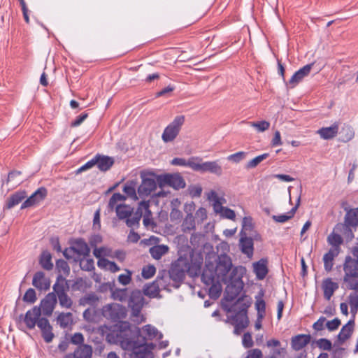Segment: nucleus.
<instances>
[{
    "mask_svg": "<svg viewBox=\"0 0 358 358\" xmlns=\"http://www.w3.org/2000/svg\"><path fill=\"white\" fill-rule=\"evenodd\" d=\"M340 253L336 248H331L323 256L324 267L325 271H331L334 266V259Z\"/></svg>",
    "mask_w": 358,
    "mask_h": 358,
    "instance_id": "25",
    "label": "nucleus"
},
{
    "mask_svg": "<svg viewBox=\"0 0 358 358\" xmlns=\"http://www.w3.org/2000/svg\"><path fill=\"white\" fill-rule=\"evenodd\" d=\"M143 331L150 339L155 338L158 334L157 329L151 324H146L143 327Z\"/></svg>",
    "mask_w": 358,
    "mask_h": 358,
    "instance_id": "59",
    "label": "nucleus"
},
{
    "mask_svg": "<svg viewBox=\"0 0 358 358\" xmlns=\"http://www.w3.org/2000/svg\"><path fill=\"white\" fill-rule=\"evenodd\" d=\"M41 331V336L45 343H49L53 340L55 335L52 332L53 328L50 324L48 318L42 317L39 319L37 324Z\"/></svg>",
    "mask_w": 358,
    "mask_h": 358,
    "instance_id": "17",
    "label": "nucleus"
},
{
    "mask_svg": "<svg viewBox=\"0 0 358 358\" xmlns=\"http://www.w3.org/2000/svg\"><path fill=\"white\" fill-rule=\"evenodd\" d=\"M39 264L46 271L52 269L53 264L52 262V255L48 251L42 252L39 258Z\"/></svg>",
    "mask_w": 358,
    "mask_h": 358,
    "instance_id": "34",
    "label": "nucleus"
},
{
    "mask_svg": "<svg viewBox=\"0 0 358 358\" xmlns=\"http://www.w3.org/2000/svg\"><path fill=\"white\" fill-rule=\"evenodd\" d=\"M96 159H97L96 166L101 171H107L114 164V159L111 157L97 154Z\"/></svg>",
    "mask_w": 358,
    "mask_h": 358,
    "instance_id": "26",
    "label": "nucleus"
},
{
    "mask_svg": "<svg viewBox=\"0 0 358 358\" xmlns=\"http://www.w3.org/2000/svg\"><path fill=\"white\" fill-rule=\"evenodd\" d=\"M215 269L213 264H206L201 273V281L207 286L215 282Z\"/></svg>",
    "mask_w": 358,
    "mask_h": 358,
    "instance_id": "24",
    "label": "nucleus"
},
{
    "mask_svg": "<svg viewBox=\"0 0 358 358\" xmlns=\"http://www.w3.org/2000/svg\"><path fill=\"white\" fill-rule=\"evenodd\" d=\"M189 269L188 264L182 259H178L171 264V268L167 271L168 275L173 281L172 287L178 289L185 278V273Z\"/></svg>",
    "mask_w": 358,
    "mask_h": 358,
    "instance_id": "2",
    "label": "nucleus"
},
{
    "mask_svg": "<svg viewBox=\"0 0 358 358\" xmlns=\"http://www.w3.org/2000/svg\"><path fill=\"white\" fill-rule=\"evenodd\" d=\"M126 271H127L126 274H120L118 276V281L122 285H129L131 280L132 273L128 269H126Z\"/></svg>",
    "mask_w": 358,
    "mask_h": 358,
    "instance_id": "61",
    "label": "nucleus"
},
{
    "mask_svg": "<svg viewBox=\"0 0 358 358\" xmlns=\"http://www.w3.org/2000/svg\"><path fill=\"white\" fill-rule=\"evenodd\" d=\"M41 307L35 306L27 311L24 315H20V318H23V321L29 329H33L38 324L39 319L41 318Z\"/></svg>",
    "mask_w": 358,
    "mask_h": 358,
    "instance_id": "11",
    "label": "nucleus"
},
{
    "mask_svg": "<svg viewBox=\"0 0 358 358\" xmlns=\"http://www.w3.org/2000/svg\"><path fill=\"white\" fill-rule=\"evenodd\" d=\"M313 65V63L306 64L296 71L288 83L291 85V87H295L299 82L306 77L310 73Z\"/></svg>",
    "mask_w": 358,
    "mask_h": 358,
    "instance_id": "19",
    "label": "nucleus"
},
{
    "mask_svg": "<svg viewBox=\"0 0 358 358\" xmlns=\"http://www.w3.org/2000/svg\"><path fill=\"white\" fill-rule=\"evenodd\" d=\"M269 156V154L268 153H264L261 155H259L256 157H255L254 159L250 160L248 162V168H255L256 167L257 165H259L263 160L266 159V158H268Z\"/></svg>",
    "mask_w": 358,
    "mask_h": 358,
    "instance_id": "54",
    "label": "nucleus"
},
{
    "mask_svg": "<svg viewBox=\"0 0 358 358\" xmlns=\"http://www.w3.org/2000/svg\"><path fill=\"white\" fill-rule=\"evenodd\" d=\"M160 287L156 280L151 283L146 284L143 287V294L150 298H161Z\"/></svg>",
    "mask_w": 358,
    "mask_h": 358,
    "instance_id": "28",
    "label": "nucleus"
},
{
    "mask_svg": "<svg viewBox=\"0 0 358 358\" xmlns=\"http://www.w3.org/2000/svg\"><path fill=\"white\" fill-rule=\"evenodd\" d=\"M57 303V298L56 294L53 292H50L45 296L41 301L40 305L37 306L41 307V314L43 313L45 316L50 317L52 315Z\"/></svg>",
    "mask_w": 358,
    "mask_h": 358,
    "instance_id": "13",
    "label": "nucleus"
},
{
    "mask_svg": "<svg viewBox=\"0 0 358 358\" xmlns=\"http://www.w3.org/2000/svg\"><path fill=\"white\" fill-rule=\"evenodd\" d=\"M168 251L169 247L165 245H157L150 248V253L152 257L156 260L160 259Z\"/></svg>",
    "mask_w": 358,
    "mask_h": 358,
    "instance_id": "36",
    "label": "nucleus"
},
{
    "mask_svg": "<svg viewBox=\"0 0 358 358\" xmlns=\"http://www.w3.org/2000/svg\"><path fill=\"white\" fill-rule=\"evenodd\" d=\"M71 245L69 250L73 253L83 257H88L90 255V248L83 238H76L71 241Z\"/></svg>",
    "mask_w": 358,
    "mask_h": 358,
    "instance_id": "16",
    "label": "nucleus"
},
{
    "mask_svg": "<svg viewBox=\"0 0 358 358\" xmlns=\"http://www.w3.org/2000/svg\"><path fill=\"white\" fill-rule=\"evenodd\" d=\"M268 262L267 257H262L252 263V272L255 275L257 280H263L268 275L269 273Z\"/></svg>",
    "mask_w": 358,
    "mask_h": 358,
    "instance_id": "9",
    "label": "nucleus"
},
{
    "mask_svg": "<svg viewBox=\"0 0 358 358\" xmlns=\"http://www.w3.org/2000/svg\"><path fill=\"white\" fill-rule=\"evenodd\" d=\"M310 336L306 334L295 336L291 340L292 348L296 351L301 350L310 343Z\"/></svg>",
    "mask_w": 358,
    "mask_h": 358,
    "instance_id": "22",
    "label": "nucleus"
},
{
    "mask_svg": "<svg viewBox=\"0 0 358 358\" xmlns=\"http://www.w3.org/2000/svg\"><path fill=\"white\" fill-rule=\"evenodd\" d=\"M157 181L161 188L168 185L176 190L182 189L186 183L184 178L179 173H164L157 176Z\"/></svg>",
    "mask_w": 358,
    "mask_h": 358,
    "instance_id": "5",
    "label": "nucleus"
},
{
    "mask_svg": "<svg viewBox=\"0 0 358 358\" xmlns=\"http://www.w3.org/2000/svg\"><path fill=\"white\" fill-rule=\"evenodd\" d=\"M198 160L194 162V171H200L201 173L210 172L215 173L217 176H221L222 173V167L217 164V162H202V159L199 157H195Z\"/></svg>",
    "mask_w": 358,
    "mask_h": 358,
    "instance_id": "8",
    "label": "nucleus"
},
{
    "mask_svg": "<svg viewBox=\"0 0 358 358\" xmlns=\"http://www.w3.org/2000/svg\"><path fill=\"white\" fill-rule=\"evenodd\" d=\"M251 217H248V238L251 243H254V241H262V237L259 234L252 229L251 224Z\"/></svg>",
    "mask_w": 358,
    "mask_h": 358,
    "instance_id": "45",
    "label": "nucleus"
},
{
    "mask_svg": "<svg viewBox=\"0 0 358 358\" xmlns=\"http://www.w3.org/2000/svg\"><path fill=\"white\" fill-rule=\"evenodd\" d=\"M240 235L241 250L243 254H246V216L242 218V229Z\"/></svg>",
    "mask_w": 358,
    "mask_h": 358,
    "instance_id": "42",
    "label": "nucleus"
},
{
    "mask_svg": "<svg viewBox=\"0 0 358 358\" xmlns=\"http://www.w3.org/2000/svg\"><path fill=\"white\" fill-rule=\"evenodd\" d=\"M111 295L113 299L121 302H125L129 299L127 288L115 289L112 291Z\"/></svg>",
    "mask_w": 358,
    "mask_h": 358,
    "instance_id": "40",
    "label": "nucleus"
},
{
    "mask_svg": "<svg viewBox=\"0 0 358 358\" xmlns=\"http://www.w3.org/2000/svg\"><path fill=\"white\" fill-rule=\"evenodd\" d=\"M245 157L246 153L245 152L241 151L229 155L227 157V159L234 163H238L239 162L243 160Z\"/></svg>",
    "mask_w": 358,
    "mask_h": 358,
    "instance_id": "60",
    "label": "nucleus"
},
{
    "mask_svg": "<svg viewBox=\"0 0 358 358\" xmlns=\"http://www.w3.org/2000/svg\"><path fill=\"white\" fill-rule=\"evenodd\" d=\"M57 298H58L59 305L61 306V307L65 308H71V306L73 305V300L68 295L67 292L64 294L59 295Z\"/></svg>",
    "mask_w": 358,
    "mask_h": 358,
    "instance_id": "50",
    "label": "nucleus"
},
{
    "mask_svg": "<svg viewBox=\"0 0 358 358\" xmlns=\"http://www.w3.org/2000/svg\"><path fill=\"white\" fill-rule=\"evenodd\" d=\"M133 210V208L125 204L117 205L115 208L117 216L120 220H126L127 217H131Z\"/></svg>",
    "mask_w": 358,
    "mask_h": 358,
    "instance_id": "32",
    "label": "nucleus"
},
{
    "mask_svg": "<svg viewBox=\"0 0 358 358\" xmlns=\"http://www.w3.org/2000/svg\"><path fill=\"white\" fill-rule=\"evenodd\" d=\"M57 322L61 328L66 329L73 324L71 313H60L57 317Z\"/></svg>",
    "mask_w": 358,
    "mask_h": 358,
    "instance_id": "35",
    "label": "nucleus"
},
{
    "mask_svg": "<svg viewBox=\"0 0 358 358\" xmlns=\"http://www.w3.org/2000/svg\"><path fill=\"white\" fill-rule=\"evenodd\" d=\"M32 285L40 291H47L50 287V280L45 277L43 271H37L32 279Z\"/></svg>",
    "mask_w": 358,
    "mask_h": 358,
    "instance_id": "18",
    "label": "nucleus"
},
{
    "mask_svg": "<svg viewBox=\"0 0 358 358\" xmlns=\"http://www.w3.org/2000/svg\"><path fill=\"white\" fill-rule=\"evenodd\" d=\"M222 289L220 285H215V282L210 285L209 288V296L210 298L217 299L220 296Z\"/></svg>",
    "mask_w": 358,
    "mask_h": 358,
    "instance_id": "57",
    "label": "nucleus"
},
{
    "mask_svg": "<svg viewBox=\"0 0 358 358\" xmlns=\"http://www.w3.org/2000/svg\"><path fill=\"white\" fill-rule=\"evenodd\" d=\"M140 329H138V334H140ZM138 338L141 343L138 344L137 341L134 342L133 358H152V352L146 345V338L139 335Z\"/></svg>",
    "mask_w": 358,
    "mask_h": 358,
    "instance_id": "14",
    "label": "nucleus"
},
{
    "mask_svg": "<svg viewBox=\"0 0 358 358\" xmlns=\"http://www.w3.org/2000/svg\"><path fill=\"white\" fill-rule=\"evenodd\" d=\"M300 199H301V197L299 196L298 197V199H297V201H296V203L295 206L293 207L291 209V210L287 213V214H283V215H273L272 216V219L275 222H279V223H284V222L289 220L290 219H292L294 217L296 210L298 209V208L299 206Z\"/></svg>",
    "mask_w": 358,
    "mask_h": 358,
    "instance_id": "29",
    "label": "nucleus"
},
{
    "mask_svg": "<svg viewBox=\"0 0 358 358\" xmlns=\"http://www.w3.org/2000/svg\"><path fill=\"white\" fill-rule=\"evenodd\" d=\"M232 266L231 259L227 255H221L218 257V261L215 268L216 275L218 278H227L228 273L231 270Z\"/></svg>",
    "mask_w": 358,
    "mask_h": 358,
    "instance_id": "12",
    "label": "nucleus"
},
{
    "mask_svg": "<svg viewBox=\"0 0 358 358\" xmlns=\"http://www.w3.org/2000/svg\"><path fill=\"white\" fill-rule=\"evenodd\" d=\"M98 301V296L94 293H90L80 298L79 304L83 306L86 305H90L93 306H95Z\"/></svg>",
    "mask_w": 358,
    "mask_h": 358,
    "instance_id": "41",
    "label": "nucleus"
},
{
    "mask_svg": "<svg viewBox=\"0 0 358 358\" xmlns=\"http://www.w3.org/2000/svg\"><path fill=\"white\" fill-rule=\"evenodd\" d=\"M115 324L113 327H110L109 330H111V328H113L112 331L115 334V336L117 337L122 336V334L129 330L130 324L127 321H124V320H120V322H115Z\"/></svg>",
    "mask_w": 358,
    "mask_h": 358,
    "instance_id": "33",
    "label": "nucleus"
},
{
    "mask_svg": "<svg viewBox=\"0 0 358 358\" xmlns=\"http://www.w3.org/2000/svg\"><path fill=\"white\" fill-rule=\"evenodd\" d=\"M251 127L255 128L258 131H264L270 127V123L267 121L263 120L260 122H248Z\"/></svg>",
    "mask_w": 358,
    "mask_h": 358,
    "instance_id": "53",
    "label": "nucleus"
},
{
    "mask_svg": "<svg viewBox=\"0 0 358 358\" xmlns=\"http://www.w3.org/2000/svg\"><path fill=\"white\" fill-rule=\"evenodd\" d=\"M348 303L352 313H357L358 310V292H353L348 296Z\"/></svg>",
    "mask_w": 358,
    "mask_h": 358,
    "instance_id": "46",
    "label": "nucleus"
},
{
    "mask_svg": "<svg viewBox=\"0 0 358 358\" xmlns=\"http://www.w3.org/2000/svg\"><path fill=\"white\" fill-rule=\"evenodd\" d=\"M316 343L318 348L324 350H330L332 347L331 342L326 338H320Z\"/></svg>",
    "mask_w": 358,
    "mask_h": 358,
    "instance_id": "63",
    "label": "nucleus"
},
{
    "mask_svg": "<svg viewBox=\"0 0 358 358\" xmlns=\"http://www.w3.org/2000/svg\"><path fill=\"white\" fill-rule=\"evenodd\" d=\"M101 315L107 320L115 323L120 322L127 316V310L125 306L117 303H111L103 306L101 308Z\"/></svg>",
    "mask_w": 358,
    "mask_h": 358,
    "instance_id": "3",
    "label": "nucleus"
},
{
    "mask_svg": "<svg viewBox=\"0 0 358 358\" xmlns=\"http://www.w3.org/2000/svg\"><path fill=\"white\" fill-rule=\"evenodd\" d=\"M52 292L55 293L56 297H57L59 295L66 293L69 289V285L55 283L52 286Z\"/></svg>",
    "mask_w": 358,
    "mask_h": 358,
    "instance_id": "52",
    "label": "nucleus"
},
{
    "mask_svg": "<svg viewBox=\"0 0 358 358\" xmlns=\"http://www.w3.org/2000/svg\"><path fill=\"white\" fill-rule=\"evenodd\" d=\"M255 308L257 310V315H259L260 318H264L266 311L265 301L263 299H257L255 303Z\"/></svg>",
    "mask_w": 358,
    "mask_h": 358,
    "instance_id": "58",
    "label": "nucleus"
},
{
    "mask_svg": "<svg viewBox=\"0 0 358 358\" xmlns=\"http://www.w3.org/2000/svg\"><path fill=\"white\" fill-rule=\"evenodd\" d=\"M158 175L152 172L141 173V184L138 187V193L141 197L149 196L157 188Z\"/></svg>",
    "mask_w": 358,
    "mask_h": 358,
    "instance_id": "4",
    "label": "nucleus"
},
{
    "mask_svg": "<svg viewBox=\"0 0 358 358\" xmlns=\"http://www.w3.org/2000/svg\"><path fill=\"white\" fill-rule=\"evenodd\" d=\"M345 224L347 227L358 226V208L347 211L345 216Z\"/></svg>",
    "mask_w": 358,
    "mask_h": 358,
    "instance_id": "30",
    "label": "nucleus"
},
{
    "mask_svg": "<svg viewBox=\"0 0 358 358\" xmlns=\"http://www.w3.org/2000/svg\"><path fill=\"white\" fill-rule=\"evenodd\" d=\"M327 242L331 245V248H336L340 251V246L343 243V240L341 235L332 233L328 236Z\"/></svg>",
    "mask_w": 358,
    "mask_h": 358,
    "instance_id": "44",
    "label": "nucleus"
},
{
    "mask_svg": "<svg viewBox=\"0 0 358 358\" xmlns=\"http://www.w3.org/2000/svg\"><path fill=\"white\" fill-rule=\"evenodd\" d=\"M88 117L87 113H83L80 115L77 116L76 118L71 122V127H76L80 126Z\"/></svg>",
    "mask_w": 358,
    "mask_h": 358,
    "instance_id": "64",
    "label": "nucleus"
},
{
    "mask_svg": "<svg viewBox=\"0 0 358 358\" xmlns=\"http://www.w3.org/2000/svg\"><path fill=\"white\" fill-rule=\"evenodd\" d=\"M48 195V190L45 187L37 189L21 205L20 209L32 207L43 201Z\"/></svg>",
    "mask_w": 358,
    "mask_h": 358,
    "instance_id": "15",
    "label": "nucleus"
},
{
    "mask_svg": "<svg viewBox=\"0 0 358 358\" xmlns=\"http://www.w3.org/2000/svg\"><path fill=\"white\" fill-rule=\"evenodd\" d=\"M56 268L59 273H62L65 276H68L70 273V267L64 259H60L56 262Z\"/></svg>",
    "mask_w": 358,
    "mask_h": 358,
    "instance_id": "47",
    "label": "nucleus"
},
{
    "mask_svg": "<svg viewBox=\"0 0 358 358\" xmlns=\"http://www.w3.org/2000/svg\"><path fill=\"white\" fill-rule=\"evenodd\" d=\"M211 194H212V196L213 197V201H214V203H213L214 210L216 213H220L222 212V210L224 208V207H223L222 206V203H221L220 199L217 196V194L215 192H212Z\"/></svg>",
    "mask_w": 358,
    "mask_h": 358,
    "instance_id": "62",
    "label": "nucleus"
},
{
    "mask_svg": "<svg viewBox=\"0 0 358 358\" xmlns=\"http://www.w3.org/2000/svg\"><path fill=\"white\" fill-rule=\"evenodd\" d=\"M156 281L159 285V287L162 289L166 290L168 292H171L172 287V284L171 283V278H170V275H168L166 270H161L159 271L158 275L156 278Z\"/></svg>",
    "mask_w": 358,
    "mask_h": 358,
    "instance_id": "23",
    "label": "nucleus"
},
{
    "mask_svg": "<svg viewBox=\"0 0 358 358\" xmlns=\"http://www.w3.org/2000/svg\"><path fill=\"white\" fill-rule=\"evenodd\" d=\"M339 287L338 282H334L330 278L323 280L322 283V289L324 292V297L327 301H329L334 295L335 291Z\"/></svg>",
    "mask_w": 358,
    "mask_h": 358,
    "instance_id": "20",
    "label": "nucleus"
},
{
    "mask_svg": "<svg viewBox=\"0 0 358 358\" xmlns=\"http://www.w3.org/2000/svg\"><path fill=\"white\" fill-rule=\"evenodd\" d=\"M341 141L343 142H348L351 141L355 136V131L353 128L350 125H345L341 132Z\"/></svg>",
    "mask_w": 358,
    "mask_h": 358,
    "instance_id": "39",
    "label": "nucleus"
},
{
    "mask_svg": "<svg viewBox=\"0 0 358 358\" xmlns=\"http://www.w3.org/2000/svg\"><path fill=\"white\" fill-rule=\"evenodd\" d=\"M22 300L28 303H34L37 300L36 293L34 289L29 288L22 297Z\"/></svg>",
    "mask_w": 358,
    "mask_h": 358,
    "instance_id": "49",
    "label": "nucleus"
},
{
    "mask_svg": "<svg viewBox=\"0 0 358 358\" xmlns=\"http://www.w3.org/2000/svg\"><path fill=\"white\" fill-rule=\"evenodd\" d=\"M241 269L233 268L229 277L222 280L227 286L221 301L222 307L226 312L231 313L229 319L236 335L241 334L246 329V303L243 299L246 297V290L243 289Z\"/></svg>",
    "mask_w": 358,
    "mask_h": 358,
    "instance_id": "1",
    "label": "nucleus"
},
{
    "mask_svg": "<svg viewBox=\"0 0 358 358\" xmlns=\"http://www.w3.org/2000/svg\"><path fill=\"white\" fill-rule=\"evenodd\" d=\"M92 355V348L89 345H83L74 352L75 358H91Z\"/></svg>",
    "mask_w": 358,
    "mask_h": 358,
    "instance_id": "38",
    "label": "nucleus"
},
{
    "mask_svg": "<svg viewBox=\"0 0 358 358\" xmlns=\"http://www.w3.org/2000/svg\"><path fill=\"white\" fill-rule=\"evenodd\" d=\"M182 227L184 228V231H191L195 229V222L192 215H188L186 216L183 222Z\"/></svg>",
    "mask_w": 358,
    "mask_h": 358,
    "instance_id": "51",
    "label": "nucleus"
},
{
    "mask_svg": "<svg viewBox=\"0 0 358 358\" xmlns=\"http://www.w3.org/2000/svg\"><path fill=\"white\" fill-rule=\"evenodd\" d=\"M355 257L346 256L343 264V277H358V251L353 252Z\"/></svg>",
    "mask_w": 358,
    "mask_h": 358,
    "instance_id": "10",
    "label": "nucleus"
},
{
    "mask_svg": "<svg viewBox=\"0 0 358 358\" xmlns=\"http://www.w3.org/2000/svg\"><path fill=\"white\" fill-rule=\"evenodd\" d=\"M126 196L120 193H114L110 197L108 202V207L111 209L114 208L118 201H124Z\"/></svg>",
    "mask_w": 358,
    "mask_h": 358,
    "instance_id": "55",
    "label": "nucleus"
},
{
    "mask_svg": "<svg viewBox=\"0 0 358 358\" xmlns=\"http://www.w3.org/2000/svg\"><path fill=\"white\" fill-rule=\"evenodd\" d=\"M156 273V268L154 265L145 266L142 269V276L145 279H149L152 278Z\"/></svg>",
    "mask_w": 358,
    "mask_h": 358,
    "instance_id": "56",
    "label": "nucleus"
},
{
    "mask_svg": "<svg viewBox=\"0 0 358 358\" xmlns=\"http://www.w3.org/2000/svg\"><path fill=\"white\" fill-rule=\"evenodd\" d=\"M339 127L338 123H334L331 127H322L317 131L322 138L328 140L335 137L338 132Z\"/></svg>",
    "mask_w": 358,
    "mask_h": 358,
    "instance_id": "27",
    "label": "nucleus"
},
{
    "mask_svg": "<svg viewBox=\"0 0 358 358\" xmlns=\"http://www.w3.org/2000/svg\"><path fill=\"white\" fill-rule=\"evenodd\" d=\"M198 160L195 157H192L186 160L184 158L176 157L172 159L171 164L174 166H187L194 171V162Z\"/></svg>",
    "mask_w": 358,
    "mask_h": 358,
    "instance_id": "37",
    "label": "nucleus"
},
{
    "mask_svg": "<svg viewBox=\"0 0 358 358\" xmlns=\"http://www.w3.org/2000/svg\"><path fill=\"white\" fill-rule=\"evenodd\" d=\"M185 122L184 115L176 116L164 129L162 138L165 143L173 141L178 135L181 127Z\"/></svg>",
    "mask_w": 358,
    "mask_h": 358,
    "instance_id": "6",
    "label": "nucleus"
},
{
    "mask_svg": "<svg viewBox=\"0 0 358 358\" xmlns=\"http://www.w3.org/2000/svg\"><path fill=\"white\" fill-rule=\"evenodd\" d=\"M83 257L80 261V267L83 271H92L95 269L94 262L92 258H85Z\"/></svg>",
    "mask_w": 358,
    "mask_h": 358,
    "instance_id": "48",
    "label": "nucleus"
},
{
    "mask_svg": "<svg viewBox=\"0 0 358 358\" xmlns=\"http://www.w3.org/2000/svg\"><path fill=\"white\" fill-rule=\"evenodd\" d=\"M354 324V321H349L342 327L338 335V339L339 341L343 343L351 336L353 332Z\"/></svg>",
    "mask_w": 358,
    "mask_h": 358,
    "instance_id": "31",
    "label": "nucleus"
},
{
    "mask_svg": "<svg viewBox=\"0 0 358 358\" xmlns=\"http://www.w3.org/2000/svg\"><path fill=\"white\" fill-rule=\"evenodd\" d=\"M27 197V192L25 190L17 191L11 194L6 200L4 206V209H10L14 206L18 205L22 200Z\"/></svg>",
    "mask_w": 358,
    "mask_h": 358,
    "instance_id": "21",
    "label": "nucleus"
},
{
    "mask_svg": "<svg viewBox=\"0 0 358 358\" xmlns=\"http://www.w3.org/2000/svg\"><path fill=\"white\" fill-rule=\"evenodd\" d=\"M144 305V297L139 289L133 290L128 299V306L131 308V315L138 317Z\"/></svg>",
    "mask_w": 358,
    "mask_h": 358,
    "instance_id": "7",
    "label": "nucleus"
},
{
    "mask_svg": "<svg viewBox=\"0 0 358 358\" xmlns=\"http://www.w3.org/2000/svg\"><path fill=\"white\" fill-rule=\"evenodd\" d=\"M343 282L346 289L358 292V277H343Z\"/></svg>",
    "mask_w": 358,
    "mask_h": 358,
    "instance_id": "43",
    "label": "nucleus"
}]
</instances>
